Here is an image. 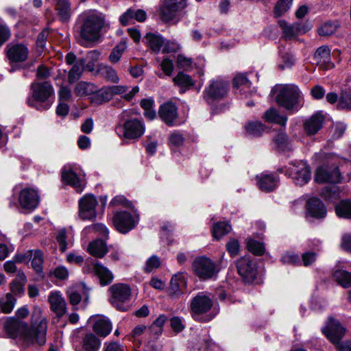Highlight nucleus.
<instances>
[{"mask_svg":"<svg viewBox=\"0 0 351 351\" xmlns=\"http://www.w3.org/2000/svg\"><path fill=\"white\" fill-rule=\"evenodd\" d=\"M336 26L332 23H326L323 24L318 29L320 36H330L336 31Z\"/></svg>","mask_w":351,"mask_h":351,"instance_id":"57","label":"nucleus"},{"mask_svg":"<svg viewBox=\"0 0 351 351\" xmlns=\"http://www.w3.org/2000/svg\"><path fill=\"white\" fill-rule=\"evenodd\" d=\"M278 25L282 30L283 36L287 40L294 39L299 34H305L312 28V25L308 22L305 23L297 22L289 24L285 20H280Z\"/></svg>","mask_w":351,"mask_h":351,"instance_id":"13","label":"nucleus"},{"mask_svg":"<svg viewBox=\"0 0 351 351\" xmlns=\"http://www.w3.org/2000/svg\"><path fill=\"white\" fill-rule=\"evenodd\" d=\"M323 333L335 345L339 351H351V342L341 343L340 340L345 333V328L340 323L332 318H329Z\"/></svg>","mask_w":351,"mask_h":351,"instance_id":"6","label":"nucleus"},{"mask_svg":"<svg viewBox=\"0 0 351 351\" xmlns=\"http://www.w3.org/2000/svg\"><path fill=\"white\" fill-rule=\"evenodd\" d=\"M276 101L289 113L293 114L303 106L304 97L297 86L289 84L278 88Z\"/></svg>","mask_w":351,"mask_h":351,"instance_id":"2","label":"nucleus"},{"mask_svg":"<svg viewBox=\"0 0 351 351\" xmlns=\"http://www.w3.org/2000/svg\"><path fill=\"white\" fill-rule=\"evenodd\" d=\"M228 83L221 79H215L210 82L203 92L204 100L209 104L224 98L228 92Z\"/></svg>","mask_w":351,"mask_h":351,"instance_id":"10","label":"nucleus"},{"mask_svg":"<svg viewBox=\"0 0 351 351\" xmlns=\"http://www.w3.org/2000/svg\"><path fill=\"white\" fill-rule=\"evenodd\" d=\"M6 54L12 62H21L25 61L29 56L27 47L23 44L10 43L6 47Z\"/></svg>","mask_w":351,"mask_h":351,"instance_id":"21","label":"nucleus"},{"mask_svg":"<svg viewBox=\"0 0 351 351\" xmlns=\"http://www.w3.org/2000/svg\"><path fill=\"white\" fill-rule=\"evenodd\" d=\"M193 268L195 274L204 280L212 278L217 272L215 264L206 257L196 258L193 262Z\"/></svg>","mask_w":351,"mask_h":351,"instance_id":"14","label":"nucleus"},{"mask_svg":"<svg viewBox=\"0 0 351 351\" xmlns=\"http://www.w3.org/2000/svg\"><path fill=\"white\" fill-rule=\"evenodd\" d=\"M158 114L160 118L168 125H178L180 122L178 119V108L171 101L162 104Z\"/></svg>","mask_w":351,"mask_h":351,"instance_id":"20","label":"nucleus"},{"mask_svg":"<svg viewBox=\"0 0 351 351\" xmlns=\"http://www.w3.org/2000/svg\"><path fill=\"white\" fill-rule=\"evenodd\" d=\"M239 274L246 282H252L257 274L256 264L248 257H242L237 262Z\"/></svg>","mask_w":351,"mask_h":351,"instance_id":"17","label":"nucleus"},{"mask_svg":"<svg viewBox=\"0 0 351 351\" xmlns=\"http://www.w3.org/2000/svg\"><path fill=\"white\" fill-rule=\"evenodd\" d=\"M340 180V173L337 168L319 167L315 173V180L317 183H336Z\"/></svg>","mask_w":351,"mask_h":351,"instance_id":"22","label":"nucleus"},{"mask_svg":"<svg viewBox=\"0 0 351 351\" xmlns=\"http://www.w3.org/2000/svg\"><path fill=\"white\" fill-rule=\"evenodd\" d=\"M31 90L32 95L28 98L27 104L39 110H48L54 99V90L51 84L49 82H34L31 85Z\"/></svg>","mask_w":351,"mask_h":351,"instance_id":"3","label":"nucleus"},{"mask_svg":"<svg viewBox=\"0 0 351 351\" xmlns=\"http://www.w3.org/2000/svg\"><path fill=\"white\" fill-rule=\"evenodd\" d=\"M289 176L296 185L302 186L311 179V171L307 164L303 161L291 162L289 167Z\"/></svg>","mask_w":351,"mask_h":351,"instance_id":"12","label":"nucleus"},{"mask_svg":"<svg viewBox=\"0 0 351 351\" xmlns=\"http://www.w3.org/2000/svg\"><path fill=\"white\" fill-rule=\"evenodd\" d=\"M80 36L85 41L93 42L100 37L101 29L105 26L104 16L96 12L90 11L82 16Z\"/></svg>","mask_w":351,"mask_h":351,"instance_id":"4","label":"nucleus"},{"mask_svg":"<svg viewBox=\"0 0 351 351\" xmlns=\"http://www.w3.org/2000/svg\"><path fill=\"white\" fill-rule=\"evenodd\" d=\"M295 64V58L292 54L289 52H280V62L278 64L279 70L290 69Z\"/></svg>","mask_w":351,"mask_h":351,"instance_id":"50","label":"nucleus"},{"mask_svg":"<svg viewBox=\"0 0 351 351\" xmlns=\"http://www.w3.org/2000/svg\"><path fill=\"white\" fill-rule=\"evenodd\" d=\"M174 84L180 88V93H184L195 85V81L188 74L184 72H179L173 78Z\"/></svg>","mask_w":351,"mask_h":351,"instance_id":"31","label":"nucleus"},{"mask_svg":"<svg viewBox=\"0 0 351 351\" xmlns=\"http://www.w3.org/2000/svg\"><path fill=\"white\" fill-rule=\"evenodd\" d=\"M112 97V91L110 86L104 87L99 90H96L94 94L93 99L97 104H101L110 101Z\"/></svg>","mask_w":351,"mask_h":351,"instance_id":"48","label":"nucleus"},{"mask_svg":"<svg viewBox=\"0 0 351 351\" xmlns=\"http://www.w3.org/2000/svg\"><path fill=\"white\" fill-rule=\"evenodd\" d=\"M339 109L351 110V90H342L338 99Z\"/></svg>","mask_w":351,"mask_h":351,"instance_id":"51","label":"nucleus"},{"mask_svg":"<svg viewBox=\"0 0 351 351\" xmlns=\"http://www.w3.org/2000/svg\"><path fill=\"white\" fill-rule=\"evenodd\" d=\"M257 185L258 188L265 192H270L274 191L278 184V178L268 173H262L256 176Z\"/></svg>","mask_w":351,"mask_h":351,"instance_id":"25","label":"nucleus"},{"mask_svg":"<svg viewBox=\"0 0 351 351\" xmlns=\"http://www.w3.org/2000/svg\"><path fill=\"white\" fill-rule=\"evenodd\" d=\"M97 72L102 77L112 83H118L119 80L117 71L110 66L101 64L98 66Z\"/></svg>","mask_w":351,"mask_h":351,"instance_id":"38","label":"nucleus"},{"mask_svg":"<svg viewBox=\"0 0 351 351\" xmlns=\"http://www.w3.org/2000/svg\"><path fill=\"white\" fill-rule=\"evenodd\" d=\"M84 64L85 60L81 58L77 60L72 66L68 74V82L69 84L75 83L81 77L84 71Z\"/></svg>","mask_w":351,"mask_h":351,"instance_id":"36","label":"nucleus"},{"mask_svg":"<svg viewBox=\"0 0 351 351\" xmlns=\"http://www.w3.org/2000/svg\"><path fill=\"white\" fill-rule=\"evenodd\" d=\"M293 0H278L274 8V15L278 18L287 12L291 5Z\"/></svg>","mask_w":351,"mask_h":351,"instance_id":"49","label":"nucleus"},{"mask_svg":"<svg viewBox=\"0 0 351 351\" xmlns=\"http://www.w3.org/2000/svg\"><path fill=\"white\" fill-rule=\"evenodd\" d=\"M184 138L179 132H174L169 136V143L171 145L179 147L184 143Z\"/></svg>","mask_w":351,"mask_h":351,"instance_id":"59","label":"nucleus"},{"mask_svg":"<svg viewBox=\"0 0 351 351\" xmlns=\"http://www.w3.org/2000/svg\"><path fill=\"white\" fill-rule=\"evenodd\" d=\"M144 123L138 119H129L123 125L115 127V132L120 138L136 140L144 134Z\"/></svg>","mask_w":351,"mask_h":351,"instance_id":"8","label":"nucleus"},{"mask_svg":"<svg viewBox=\"0 0 351 351\" xmlns=\"http://www.w3.org/2000/svg\"><path fill=\"white\" fill-rule=\"evenodd\" d=\"M307 212L308 215L317 219L324 218L326 209L323 202L316 197L310 198L307 202Z\"/></svg>","mask_w":351,"mask_h":351,"instance_id":"26","label":"nucleus"},{"mask_svg":"<svg viewBox=\"0 0 351 351\" xmlns=\"http://www.w3.org/2000/svg\"><path fill=\"white\" fill-rule=\"evenodd\" d=\"M88 252L96 258H103L108 252L106 243L101 239H96L89 243Z\"/></svg>","mask_w":351,"mask_h":351,"instance_id":"33","label":"nucleus"},{"mask_svg":"<svg viewBox=\"0 0 351 351\" xmlns=\"http://www.w3.org/2000/svg\"><path fill=\"white\" fill-rule=\"evenodd\" d=\"M32 258V266L33 269L36 273H41L44 262L43 253L39 250H36L33 252V256Z\"/></svg>","mask_w":351,"mask_h":351,"instance_id":"52","label":"nucleus"},{"mask_svg":"<svg viewBox=\"0 0 351 351\" xmlns=\"http://www.w3.org/2000/svg\"><path fill=\"white\" fill-rule=\"evenodd\" d=\"M314 60L317 65L322 66L326 69H331L334 66L330 60V51L326 46L319 47L315 53Z\"/></svg>","mask_w":351,"mask_h":351,"instance_id":"28","label":"nucleus"},{"mask_svg":"<svg viewBox=\"0 0 351 351\" xmlns=\"http://www.w3.org/2000/svg\"><path fill=\"white\" fill-rule=\"evenodd\" d=\"M51 310L58 317H62L66 312V303L58 291L51 292L48 298Z\"/></svg>","mask_w":351,"mask_h":351,"instance_id":"23","label":"nucleus"},{"mask_svg":"<svg viewBox=\"0 0 351 351\" xmlns=\"http://www.w3.org/2000/svg\"><path fill=\"white\" fill-rule=\"evenodd\" d=\"M245 128L246 132L254 137L261 136L266 130L265 126L260 121L249 122L245 125Z\"/></svg>","mask_w":351,"mask_h":351,"instance_id":"42","label":"nucleus"},{"mask_svg":"<svg viewBox=\"0 0 351 351\" xmlns=\"http://www.w3.org/2000/svg\"><path fill=\"white\" fill-rule=\"evenodd\" d=\"M264 119L266 121L278 124L282 127H285L287 121V117L280 114L278 110L271 108L265 112Z\"/></svg>","mask_w":351,"mask_h":351,"instance_id":"35","label":"nucleus"},{"mask_svg":"<svg viewBox=\"0 0 351 351\" xmlns=\"http://www.w3.org/2000/svg\"><path fill=\"white\" fill-rule=\"evenodd\" d=\"M239 243L237 239H232L226 244V250L229 254L234 257L238 255L239 252Z\"/></svg>","mask_w":351,"mask_h":351,"instance_id":"56","label":"nucleus"},{"mask_svg":"<svg viewBox=\"0 0 351 351\" xmlns=\"http://www.w3.org/2000/svg\"><path fill=\"white\" fill-rule=\"evenodd\" d=\"M11 32L8 26L0 24V47L10 37Z\"/></svg>","mask_w":351,"mask_h":351,"instance_id":"63","label":"nucleus"},{"mask_svg":"<svg viewBox=\"0 0 351 351\" xmlns=\"http://www.w3.org/2000/svg\"><path fill=\"white\" fill-rule=\"evenodd\" d=\"M147 18L146 12L141 9L129 8L119 17V21L123 25H126L133 20L143 22Z\"/></svg>","mask_w":351,"mask_h":351,"instance_id":"30","label":"nucleus"},{"mask_svg":"<svg viewBox=\"0 0 351 351\" xmlns=\"http://www.w3.org/2000/svg\"><path fill=\"white\" fill-rule=\"evenodd\" d=\"M101 341L93 334H87L83 339L82 348L85 351H98Z\"/></svg>","mask_w":351,"mask_h":351,"instance_id":"41","label":"nucleus"},{"mask_svg":"<svg viewBox=\"0 0 351 351\" xmlns=\"http://www.w3.org/2000/svg\"><path fill=\"white\" fill-rule=\"evenodd\" d=\"M248 250L256 256H261L265 252L263 244L253 239H250L247 243Z\"/></svg>","mask_w":351,"mask_h":351,"instance_id":"53","label":"nucleus"},{"mask_svg":"<svg viewBox=\"0 0 351 351\" xmlns=\"http://www.w3.org/2000/svg\"><path fill=\"white\" fill-rule=\"evenodd\" d=\"M191 343L193 348L199 351H208L215 347V344L212 342L206 330H202L193 337Z\"/></svg>","mask_w":351,"mask_h":351,"instance_id":"24","label":"nucleus"},{"mask_svg":"<svg viewBox=\"0 0 351 351\" xmlns=\"http://www.w3.org/2000/svg\"><path fill=\"white\" fill-rule=\"evenodd\" d=\"M104 351H124V347L117 341L106 342Z\"/></svg>","mask_w":351,"mask_h":351,"instance_id":"64","label":"nucleus"},{"mask_svg":"<svg viewBox=\"0 0 351 351\" xmlns=\"http://www.w3.org/2000/svg\"><path fill=\"white\" fill-rule=\"evenodd\" d=\"M333 277L339 285L343 288L351 287V273L339 269L334 272Z\"/></svg>","mask_w":351,"mask_h":351,"instance_id":"44","label":"nucleus"},{"mask_svg":"<svg viewBox=\"0 0 351 351\" xmlns=\"http://www.w3.org/2000/svg\"><path fill=\"white\" fill-rule=\"evenodd\" d=\"M187 0H163L159 9V15L162 21H178L182 12L187 6Z\"/></svg>","mask_w":351,"mask_h":351,"instance_id":"7","label":"nucleus"},{"mask_svg":"<svg viewBox=\"0 0 351 351\" xmlns=\"http://www.w3.org/2000/svg\"><path fill=\"white\" fill-rule=\"evenodd\" d=\"M19 202L23 208L29 210H34L39 203L37 191L30 187L22 189L19 193Z\"/></svg>","mask_w":351,"mask_h":351,"instance_id":"18","label":"nucleus"},{"mask_svg":"<svg viewBox=\"0 0 351 351\" xmlns=\"http://www.w3.org/2000/svg\"><path fill=\"white\" fill-rule=\"evenodd\" d=\"M33 252V250H29L23 254H17L15 255L14 259L17 263H27L32 259Z\"/></svg>","mask_w":351,"mask_h":351,"instance_id":"62","label":"nucleus"},{"mask_svg":"<svg viewBox=\"0 0 351 351\" xmlns=\"http://www.w3.org/2000/svg\"><path fill=\"white\" fill-rule=\"evenodd\" d=\"M112 221L115 228L123 234L132 230L137 223L132 215L127 211L117 212L114 215Z\"/></svg>","mask_w":351,"mask_h":351,"instance_id":"15","label":"nucleus"},{"mask_svg":"<svg viewBox=\"0 0 351 351\" xmlns=\"http://www.w3.org/2000/svg\"><path fill=\"white\" fill-rule=\"evenodd\" d=\"M160 67L163 72L165 73V75L168 76H170L172 74L173 71L174 69V66L172 60H169L167 58L163 59V60L160 63Z\"/></svg>","mask_w":351,"mask_h":351,"instance_id":"60","label":"nucleus"},{"mask_svg":"<svg viewBox=\"0 0 351 351\" xmlns=\"http://www.w3.org/2000/svg\"><path fill=\"white\" fill-rule=\"evenodd\" d=\"M146 43L154 51H159L164 44V40L160 35L149 33L145 36Z\"/></svg>","mask_w":351,"mask_h":351,"instance_id":"45","label":"nucleus"},{"mask_svg":"<svg viewBox=\"0 0 351 351\" xmlns=\"http://www.w3.org/2000/svg\"><path fill=\"white\" fill-rule=\"evenodd\" d=\"M93 329L98 335L105 337L110 333L112 324L108 319L97 317L93 324Z\"/></svg>","mask_w":351,"mask_h":351,"instance_id":"32","label":"nucleus"},{"mask_svg":"<svg viewBox=\"0 0 351 351\" xmlns=\"http://www.w3.org/2000/svg\"><path fill=\"white\" fill-rule=\"evenodd\" d=\"M92 269L99 279L101 285H107L113 280L114 276L112 271L101 263L97 261L94 262L92 265Z\"/></svg>","mask_w":351,"mask_h":351,"instance_id":"29","label":"nucleus"},{"mask_svg":"<svg viewBox=\"0 0 351 351\" xmlns=\"http://www.w3.org/2000/svg\"><path fill=\"white\" fill-rule=\"evenodd\" d=\"M16 299L10 293L0 298V313L5 314L11 313L16 304Z\"/></svg>","mask_w":351,"mask_h":351,"instance_id":"40","label":"nucleus"},{"mask_svg":"<svg viewBox=\"0 0 351 351\" xmlns=\"http://www.w3.org/2000/svg\"><path fill=\"white\" fill-rule=\"evenodd\" d=\"M213 305L211 298L205 292H199L192 298L190 303L192 317L199 322H208L213 315L208 313Z\"/></svg>","mask_w":351,"mask_h":351,"instance_id":"5","label":"nucleus"},{"mask_svg":"<svg viewBox=\"0 0 351 351\" xmlns=\"http://www.w3.org/2000/svg\"><path fill=\"white\" fill-rule=\"evenodd\" d=\"M231 226L225 221H219L214 224L213 227V236L216 239H219L231 230Z\"/></svg>","mask_w":351,"mask_h":351,"instance_id":"46","label":"nucleus"},{"mask_svg":"<svg viewBox=\"0 0 351 351\" xmlns=\"http://www.w3.org/2000/svg\"><path fill=\"white\" fill-rule=\"evenodd\" d=\"M171 327L176 332H181L184 328L182 319L179 317H173L170 319Z\"/></svg>","mask_w":351,"mask_h":351,"instance_id":"61","label":"nucleus"},{"mask_svg":"<svg viewBox=\"0 0 351 351\" xmlns=\"http://www.w3.org/2000/svg\"><path fill=\"white\" fill-rule=\"evenodd\" d=\"M274 141L279 149L284 150L288 148L289 140L285 133L280 132L277 134Z\"/></svg>","mask_w":351,"mask_h":351,"instance_id":"55","label":"nucleus"},{"mask_svg":"<svg viewBox=\"0 0 351 351\" xmlns=\"http://www.w3.org/2000/svg\"><path fill=\"white\" fill-rule=\"evenodd\" d=\"M167 320V317L166 315H159V317L150 326V332L156 337L160 335L163 331V326Z\"/></svg>","mask_w":351,"mask_h":351,"instance_id":"47","label":"nucleus"},{"mask_svg":"<svg viewBox=\"0 0 351 351\" xmlns=\"http://www.w3.org/2000/svg\"><path fill=\"white\" fill-rule=\"evenodd\" d=\"M96 90L97 87L95 84L84 81L77 83L74 88V93L78 97L94 95Z\"/></svg>","mask_w":351,"mask_h":351,"instance_id":"39","label":"nucleus"},{"mask_svg":"<svg viewBox=\"0 0 351 351\" xmlns=\"http://www.w3.org/2000/svg\"><path fill=\"white\" fill-rule=\"evenodd\" d=\"M234 86L236 88V93L244 94L247 97V93H250L249 89L251 86V82L245 75L240 74L234 77Z\"/></svg>","mask_w":351,"mask_h":351,"instance_id":"37","label":"nucleus"},{"mask_svg":"<svg viewBox=\"0 0 351 351\" xmlns=\"http://www.w3.org/2000/svg\"><path fill=\"white\" fill-rule=\"evenodd\" d=\"M160 265V261L159 258L154 255L147 261L145 270L146 272L149 273L153 269L158 268Z\"/></svg>","mask_w":351,"mask_h":351,"instance_id":"58","label":"nucleus"},{"mask_svg":"<svg viewBox=\"0 0 351 351\" xmlns=\"http://www.w3.org/2000/svg\"><path fill=\"white\" fill-rule=\"evenodd\" d=\"M111 293L110 303L117 310L126 311L128 306L125 305L131 298L132 291L127 284L117 283L109 289Z\"/></svg>","mask_w":351,"mask_h":351,"instance_id":"9","label":"nucleus"},{"mask_svg":"<svg viewBox=\"0 0 351 351\" xmlns=\"http://www.w3.org/2000/svg\"><path fill=\"white\" fill-rule=\"evenodd\" d=\"M56 10L60 20L62 23L69 21L71 17V8L68 0H55Z\"/></svg>","mask_w":351,"mask_h":351,"instance_id":"34","label":"nucleus"},{"mask_svg":"<svg viewBox=\"0 0 351 351\" xmlns=\"http://www.w3.org/2000/svg\"><path fill=\"white\" fill-rule=\"evenodd\" d=\"M98 204L93 195H86L79 200L78 216L83 220H93L96 218V207Z\"/></svg>","mask_w":351,"mask_h":351,"instance_id":"11","label":"nucleus"},{"mask_svg":"<svg viewBox=\"0 0 351 351\" xmlns=\"http://www.w3.org/2000/svg\"><path fill=\"white\" fill-rule=\"evenodd\" d=\"M335 212L338 217L351 219V201L341 200L335 206Z\"/></svg>","mask_w":351,"mask_h":351,"instance_id":"43","label":"nucleus"},{"mask_svg":"<svg viewBox=\"0 0 351 351\" xmlns=\"http://www.w3.org/2000/svg\"><path fill=\"white\" fill-rule=\"evenodd\" d=\"M62 180L66 184L73 187L77 193H82L85 186L84 182L75 173L74 165L71 164H67L62 167Z\"/></svg>","mask_w":351,"mask_h":351,"instance_id":"16","label":"nucleus"},{"mask_svg":"<svg viewBox=\"0 0 351 351\" xmlns=\"http://www.w3.org/2000/svg\"><path fill=\"white\" fill-rule=\"evenodd\" d=\"M5 330L11 337H19L27 344L36 342L43 346L46 343L47 321L40 308L35 306L32 313L31 326L19 319L10 317L5 323Z\"/></svg>","mask_w":351,"mask_h":351,"instance_id":"1","label":"nucleus"},{"mask_svg":"<svg viewBox=\"0 0 351 351\" xmlns=\"http://www.w3.org/2000/svg\"><path fill=\"white\" fill-rule=\"evenodd\" d=\"M186 289V281L182 273H178L173 276L169 289V294L175 298L183 294Z\"/></svg>","mask_w":351,"mask_h":351,"instance_id":"27","label":"nucleus"},{"mask_svg":"<svg viewBox=\"0 0 351 351\" xmlns=\"http://www.w3.org/2000/svg\"><path fill=\"white\" fill-rule=\"evenodd\" d=\"M125 48L126 45L125 43H121L117 45L110 54L109 60L112 63L119 62Z\"/></svg>","mask_w":351,"mask_h":351,"instance_id":"54","label":"nucleus"},{"mask_svg":"<svg viewBox=\"0 0 351 351\" xmlns=\"http://www.w3.org/2000/svg\"><path fill=\"white\" fill-rule=\"evenodd\" d=\"M324 116L322 112L318 111L303 121L302 127L305 134L311 136L322 128L324 121Z\"/></svg>","mask_w":351,"mask_h":351,"instance_id":"19","label":"nucleus"}]
</instances>
